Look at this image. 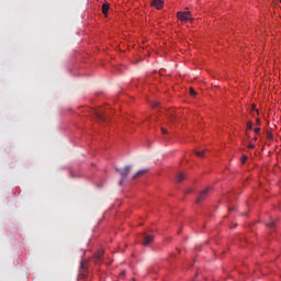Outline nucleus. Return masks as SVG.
<instances>
[{"label": "nucleus", "instance_id": "16", "mask_svg": "<svg viewBox=\"0 0 281 281\" xmlns=\"http://www.w3.org/2000/svg\"><path fill=\"white\" fill-rule=\"evenodd\" d=\"M251 126H252L251 122H248L247 123V131H251Z\"/></svg>", "mask_w": 281, "mask_h": 281}, {"label": "nucleus", "instance_id": "23", "mask_svg": "<svg viewBox=\"0 0 281 281\" xmlns=\"http://www.w3.org/2000/svg\"><path fill=\"white\" fill-rule=\"evenodd\" d=\"M257 124H260V120H257Z\"/></svg>", "mask_w": 281, "mask_h": 281}, {"label": "nucleus", "instance_id": "1", "mask_svg": "<svg viewBox=\"0 0 281 281\" xmlns=\"http://www.w3.org/2000/svg\"><path fill=\"white\" fill-rule=\"evenodd\" d=\"M133 167L131 165H127L124 167V169H120V168H116V172H119V175L121 176V180L119 182L120 186H122V183H124L126 177H128V173L131 172V169Z\"/></svg>", "mask_w": 281, "mask_h": 281}, {"label": "nucleus", "instance_id": "6", "mask_svg": "<svg viewBox=\"0 0 281 281\" xmlns=\"http://www.w3.org/2000/svg\"><path fill=\"white\" fill-rule=\"evenodd\" d=\"M151 5L157 8V10H161L164 8V0H153Z\"/></svg>", "mask_w": 281, "mask_h": 281}, {"label": "nucleus", "instance_id": "12", "mask_svg": "<svg viewBox=\"0 0 281 281\" xmlns=\"http://www.w3.org/2000/svg\"><path fill=\"white\" fill-rule=\"evenodd\" d=\"M268 227H276V221H271L267 224Z\"/></svg>", "mask_w": 281, "mask_h": 281}, {"label": "nucleus", "instance_id": "3", "mask_svg": "<svg viewBox=\"0 0 281 281\" xmlns=\"http://www.w3.org/2000/svg\"><path fill=\"white\" fill-rule=\"evenodd\" d=\"M212 189L207 188V189H204L203 191H201L198 199H196V203H202V201H205V198L210 196V191Z\"/></svg>", "mask_w": 281, "mask_h": 281}, {"label": "nucleus", "instance_id": "25", "mask_svg": "<svg viewBox=\"0 0 281 281\" xmlns=\"http://www.w3.org/2000/svg\"><path fill=\"white\" fill-rule=\"evenodd\" d=\"M154 106H158V105H157V103H156V104H154Z\"/></svg>", "mask_w": 281, "mask_h": 281}, {"label": "nucleus", "instance_id": "22", "mask_svg": "<svg viewBox=\"0 0 281 281\" xmlns=\"http://www.w3.org/2000/svg\"><path fill=\"white\" fill-rule=\"evenodd\" d=\"M170 120H171V122H175V116H171Z\"/></svg>", "mask_w": 281, "mask_h": 281}, {"label": "nucleus", "instance_id": "19", "mask_svg": "<svg viewBox=\"0 0 281 281\" xmlns=\"http://www.w3.org/2000/svg\"><path fill=\"white\" fill-rule=\"evenodd\" d=\"M255 133L258 135V133H260V127H256Z\"/></svg>", "mask_w": 281, "mask_h": 281}, {"label": "nucleus", "instance_id": "21", "mask_svg": "<svg viewBox=\"0 0 281 281\" xmlns=\"http://www.w3.org/2000/svg\"><path fill=\"white\" fill-rule=\"evenodd\" d=\"M81 269H85V261H81Z\"/></svg>", "mask_w": 281, "mask_h": 281}, {"label": "nucleus", "instance_id": "24", "mask_svg": "<svg viewBox=\"0 0 281 281\" xmlns=\"http://www.w3.org/2000/svg\"><path fill=\"white\" fill-rule=\"evenodd\" d=\"M254 139H255V142H256V140H258V137H255Z\"/></svg>", "mask_w": 281, "mask_h": 281}, {"label": "nucleus", "instance_id": "14", "mask_svg": "<svg viewBox=\"0 0 281 281\" xmlns=\"http://www.w3.org/2000/svg\"><path fill=\"white\" fill-rule=\"evenodd\" d=\"M240 161H241L243 165H245L247 162V156H243L240 158Z\"/></svg>", "mask_w": 281, "mask_h": 281}, {"label": "nucleus", "instance_id": "10", "mask_svg": "<svg viewBox=\"0 0 281 281\" xmlns=\"http://www.w3.org/2000/svg\"><path fill=\"white\" fill-rule=\"evenodd\" d=\"M104 256V250H100L97 255L95 258L97 260H100V258H102Z\"/></svg>", "mask_w": 281, "mask_h": 281}, {"label": "nucleus", "instance_id": "2", "mask_svg": "<svg viewBox=\"0 0 281 281\" xmlns=\"http://www.w3.org/2000/svg\"><path fill=\"white\" fill-rule=\"evenodd\" d=\"M179 21L188 23V21H192V13L190 11H179L177 13Z\"/></svg>", "mask_w": 281, "mask_h": 281}, {"label": "nucleus", "instance_id": "13", "mask_svg": "<svg viewBox=\"0 0 281 281\" xmlns=\"http://www.w3.org/2000/svg\"><path fill=\"white\" fill-rule=\"evenodd\" d=\"M190 95H196V91L194 90V88H190Z\"/></svg>", "mask_w": 281, "mask_h": 281}, {"label": "nucleus", "instance_id": "9", "mask_svg": "<svg viewBox=\"0 0 281 281\" xmlns=\"http://www.w3.org/2000/svg\"><path fill=\"white\" fill-rule=\"evenodd\" d=\"M183 179H186V175L184 173H179L176 178V181L178 183H181V181H183Z\"/></svg>", "mask_w": 281, "mask_h": 281}, {"label": "nucleus", "instance_id": "18", "mask_svg": "<svg viewBox=\"0 0 281 281\" xmlns=\"http://www.w3.org/2000/svg\"><path fill=\"white\" fill-rule=\"evenodd\" d=\"M248 148H249L250 150H254V149L256 148V146H254V144L250 143V144L248 145Z\"/></svg>", "mask_w": 281, "mask_h": 281}, {"label": "nucleus", "instance_id": "20", "mask_svg": "<svg viewBox=\"0 0 281 281\" xmlns=\"http://www.w3.org/2000/svg\"><path fill=\"white\" fill-rule=\"evenodd\" d=\"M121 276H126V270H123V271L121 272Z\"/></svg>", "mask_w": 281, "mask_h": 281}, {"label": "nucleus", "instance_id": "11", "mask_svg": "<svg viewBox=\"0 0 281 281\" xmlns=\"http://www.w3.org/2000/svg\"><path fill=\"white\" fill-rule=\"evenodd\" d=\"M194 154L196 155V157H203L205 155V150L194 151Z\"/></svg>", "mask_w": 281, "mask_h": 281}, {"label": "nucleus", "instance_id": "5", "mask_svg": "<svg viewBox=\"0 0 281 281\" xmlns=\"http://www.w3.org/2000/svg\"><path fill=\"white\" fill-rule=\"evenodd\" d=\"M153 240H155V237L153 235H144L143 245L145 247H148V245H150L153 243Z\"/></svg>", "mask_w": 281, "mask_h": 281}, {"label": "nucleus", "instance_id": "7", "mask_svg": "<svg viewBox=\"0 0 281 281\" xmlns=\"http://www.w3.org/2000/svg\"><path fill=\"white\" fill-rule=\"evenodd\" d=\"M146 172H148V169L138 170V171L132 177V179H137V177H142V175H146Z\"/></svg>", "mask_w": 281, "mask_h": 281}, {"label": "nucleus", "instance_id": "4", "mask_svg": "<svg viewBox=\"0 0 281 281\" xmlns=\"http://www.w3.org/2000/svg\"><path fill=\"white\" fill-rule=\"evenodd\" d=\"M94 115L99 122H106V117L104 116L101 110H95Z\"/></svg>", "mask_w": 281, "mask_h": 281}, {"label": "nucleus", "instance_id": "17", "mask_svg": "<svg viewBox=\"0 0 281 281\" xmlns=\"http://www.w3.org/2000/svg\"><path fill=\"white\" fill-rule=\"evenodd\" d=\"M161 133H162V135H167L168 131L166 128L161 127Z\"/></svg>", "mask_w": 281, "mask_h": 281}, {"label": "nucleus", "instance_id": "15", "mask_svg": "<svg viewBox=\"0 0 281 281\" xmlns=\"http://www.w3.org/2000/svg\"><path fill=\"white\" fill-rule=\"evenodd\" d=\"M268 139H273V134L271 132H267Z\"/></svg>", "mask_w": 281, "mask_h": 281}, {"label": "nucleus", "instance_id": "8", "mask_svg": "<svg viewBox=\"0 0 281 281\" xmlns=\"http://www.w3.org/2000/svg\"><path fill=\"white\" fill-rule=\"evenodd\" d=\"M111 5L109 3H104L102 5V13L106 16V14H109V10H110Z\"/></svg>", "mask_w": 281, "mask_h": 281}]
</instances>
